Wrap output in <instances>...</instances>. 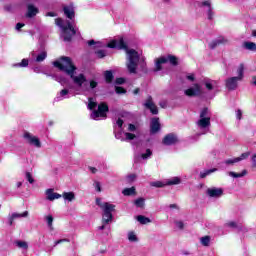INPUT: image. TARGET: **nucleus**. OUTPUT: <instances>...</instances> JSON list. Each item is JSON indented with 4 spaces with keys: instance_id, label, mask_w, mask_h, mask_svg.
I'll return each mask as SVG.
<instances>
[{
    "instance_id": "1",
    "label": "nucleus",
    "mask_w": 256,
    "mask_h": 256,
    "mask_svg": "<svg viewBox=\"0 0 256 256\" xmlns=\"http://www.w3.org/2000/svg\"><path fill=\"white\" fill-rule=\"evenodd\" d=\"M109 49H124L127 54L126 68L131 75H137V73H147V63L145 58H141L139 52L135 49H129L123 37L116 38L107 44Z\"/></svg>"
},
{
    "instance_id": "2",
    "label": "nucleus",
    "mask_w": 256,
    "mask_h": 256,
    "mask_svg": "<svg viewBox=\"0 0 256 256\" xmlns=\"http://www.w3.org/2000/svg\"><path fill=\"white\" fill-rule=\"evenodd\" d=\"M53 65L60 71L66 73V75H69L70 79H72L74 85H77V87H83L84 85L85 91H89V89H95V87L98 85L97 81L95 80H90L89 84L87 85V77H85V74H75L77 67H75L71 61V58L67 56H63L60 60L53 62Z\"/></svg>"
},
{
    "instance_id": "3",
    "label": "nucleus",
    "mask_w": 256,
    "mask_h": 256,
    "mask_svg": "<svg viewBox=\"0 0 256 256\" xmlns=\"http://www.w3.org/2000/svg\"><path fill=\"white\" fill-rule=\"evenodd\" d=\"M64 14L67 17V19H70V21H66V25L63 24V19L56 18L55 23L57 27H60L62 29V37L64 41H71L73 39V36L77 35V29H75V8L70 6H64L63 8Z\"/></svg>"
},
{
    "instance_id": "4",
    "label": "nucleus",
    "mask_w": 256,
    "mask_h": 256,
    "mask_svg": "<svg viewBox=\"0 0 256 256\" xmlns=\"http://www.w3.org/2000/svg\"><path fill=\"white\" fill-rule=\"evenodd\" d=\"M199 129H209L211 127V112L208 108H204L200 112V119L196 122Z\"/></svg>"
},
{
    "instance_id": "5",
    "label": "nucleus",
    "mask_w": 256,
    "mask_h": 256,
    "mask_svg": "<svg viewBox=\"0 0 256 256\" xmlns=\"http://www.w3.org/2000/svg\"><path fill=\"white\" fill-rule=\"evenodd\" d=\"M165 63H169L170 65H178L177 62V57L173 56V55H168V56H162L158 59H156L155 61V69L154 71H161V69H163V65H165Z\"/></svg>"
},
{
    "instance_id": "6",
    "label": "nucleus",
    "mask_w": 256,
    "mask_h": 256,
    "mask_svg": "<svg viewBox=\"0 0 256 256\" xmlns=\"http://www.w3.org/2000/svg\"><path fill=\"white\" fill-rule=\"evenodd\" d=\"M102 223L104 225H109L113 221V212L115 211V205L111 203L105 204L102 208Z\"/></svg>"
},
{
    "instance_id": "7",
    "label": "nucleus",
    "mask_w": 256,
    "mask_h": 256,
    "mask_svg": "<svg viewBox=\"0 0 256 256\" xmlns=\"http://www.w3.org/2000/svg\"><path fill=\"white\" fill-rule=\"evenodd\" d=\"M107 111H109V106L105 103H101L98 105V110H94L90 117L94 119V121H98L99 117H107Z\"/></svg>"
},
{
    "instance_id": "8",
    "label": "nucleus",
    "mask_w": 256,
    "mask_h": 256,
    "mask_svg": "<svg viewBox=\"0 0 256 256\" xmlns=\"http://www.w3.org/2000/svg\"><path fill=\"white\" fill-rule=\"evenodd\" d=\"M23 137L26 143H28L29 145H32L33 147H36L37 149H41V140H39L37 136H34L29 132H25Z\"/></svg>"
},
{
    "instance_id": "9",
    "label": "nucleus",
    "mask_w": 256,
    "mask_h": 256,
    "mask_svg": "<svg viewBox=\"0 0 256 256\" xmlns=\"http://www.w3.org/2000/svg\"><path fill=\"white\" fill-rule=\"evenodd\" d=\"M143 106L145 109H148L152 115H158L159 109L157 108V105H155V102H153V97L148 96V98L145 100Z\"/></svg>"
},
{
    "instance_id": "10",
    "label": "nucleus",
    "mask_w": 256,
    "mask_h": 256,
    "mask_svg": "<svg viewBox=\"0 0 256 256\" xmlns=\"http://www.w3.org/2000/svg\"><path fill=\"white\" fill-rule=\"evenodd\" d=\"M239 81H241L237 76L227 78L225 81L226 88L228 91H235L239 87Z\"/></svg>"
},
{
    "instance_id": "11",
    "label": "nucleus",
    "mask_w": 256,
    "mask_h": 256,
    "mask_svg": "<svg viewBox=\"0 0 256 256\" xmlns=\"http://www.w3.org/2000/svg\"><path fill=\"white\" fill-rule=\"evenodd\" d=\"M202 93H203V90L201 89V85L199 84H194L193 87L185 90V95H187L188 97H197Z\"/></svg>"
},
{
    "instance_id": "12",
    "label": "nucleus",
    "mask_w": 256,
    "mask_h": 256,
    "mask_svg": "<svg viewBox=\"0 0 256 256\" xmlns=\"http://www.w3.org/2000/svg\"><path fill=\"white\" fill-rule=\"evenodd\" d=\"M206 194L208 195V197L219 199V197H223V188H217V187L208 188L206 191Z\"/></svg>"
},
{
    "instance_id": "13",
    "label": "nucleus",
    "mask_w": 256,
    "mask_h": 256,
    "mask_svg": "<svg viewBox=\"0 0 256 256\" xmlns=\"http://www.w3.org/2000/svg\"><path fill=\"white\" fill-rule=\"evenodd\" d=\"M25 217H29V211H24L23 213L14 212L12 214H9L8 215V225L11 227L13 225V221H15V219H21V218H25Z\"/></svg>"
},
{
    "instance_id": "14",
    "label": "nucleus",
    "mask_w": 256,
    "mask_h": 256,
    "mask_svg": "<svg viewBox=\"0 0 256 256\" xmlns=\"http://www.w3.org/2000/svg\"><path fill=\"white\" fill-rule=\"evenodd\" d=\"M178 142H179V138H177V135L173 133L167 134L162 140L163 145H166V146L175 145Z\"/></svg>"
},
{
    "instance_id": "15",
    "label": "nucleus",
    "mask_w": 256,
    "mask_h": 256,
    "mask_svg": "<svg viewBox=\"0 0 256 256\" xmlns=\"http://www.w3.org/2000/svg\"><path fill=\"white\" fill-rule=\"evenodd\" d=\"M161 131V123H159V118H152L150 122V133L155 135Z\"/></svg>"
},
{
    "instance_id": "16",
    "label": "nucleus",
    "mask_w": 256,
    "mask_h": 256,
    "mask_svg": "<svg viewBox=\"0 0 256 256\" xmlns=\"http://www.w3.org/2000/svg\"><path fill=\"white\" fill-rule=\"evenodd\" d=\"M69 97H71V92L65 88L57 94L54 101H63V99H69Z\"/></svg>"
},
{
    "instance_id": "17",
    "label": "nucleus",
    "mask_w": 256,
    "mask_h": 256,
    "mask_svg": "<svg viewBox=\"0 0 256 256\" xmlns=\"http://www.w3.org/2000/svg\"><path fill=\"white\" fill-rule=\"evenodd\" d=\"M200 7L207 8L208 19H213V8L211 7V0H206L200 3Z\"/></svg>"
},
{
    "instance_id": "18",
    "label": "nucleus",
    "mask_w": 256,
    "mask_h": 256,
    "mask_svg": "<svg viewBox=\"0 0 256 256\" xmlns=\"http://www.w3.org/2000/svg\"><path fill=\"white\" fill-rule=\"evenodd\" d=\"M204 87H206L207 91H213L215 87H217V80H211L209 78L204 79L203 81Z\"/></svg>"
},
{
    "instance_id": "19",
    "label": "nucleus",
    "mask_w": 256,
    "mask_h": 256,
    "mask_svg": "<svg viewBox=\"0 0 256 256\" xmlns=\"http://www.w3.org/2000/svg\"><path fill=\"white\" fill-rule=\"evenodd\" d=\"M225 43H229V40H227L225 37H219L218 39L212 41L209 44L210 49H215V47L219 45H225Z\"/></svg>"
},
{
    "instance_id": "20",
    "label": "nucleus",
    "mask_w": 256,
    "mask_h": 256,
    "mask_svg": "<svg viewBox=\"0 0 256 256\" xmlns=\"http://www.w3.org/2000/svg\"><path fill=\"white\" fill-rule=\"evenodd\" d=\"M46 199L48 201H55V199H61V194L53 192V189L46 190Z\"/></svg>"
},
{
    "instance_id": "21",
    "label": "nucleus",
    "mask_w": 256,
    "mask_h": 256,
    "mask_svg": "<svg viewBox=\"0 0 256 256\" xmlns=\"http://www.w3.org/2000/svg\"><path fill=\"white\" fill-rule=\"evenodd\" d=\"M27 9H28V11L26 13V17H28V19L35 17V15H37V13H39V9L32 4H29Z\"/></svg>"
},
{
    "instance_id": "22",
    "label": "nucleus",
    "mask_w": 256,
    "mask_h": 256,
    "mask_svg": "<svg viewBox=\"0 0 256 256\" xmlns=\"http://www.w3.org/2000/svg\"><path fill=\"white\" fill-rule=\"evenodd\" d=\"M242 47L247 51H256V44L254 42H243Z\"/></svg>"
},
{
    "instance_id": "23",
    "label": "nucleus",
    "mask_w": 256,
    "mask_h": 256,
    "mask_svg": "<svg viewBox=\"0 0 256 256\" xmlns=\"http://www.w3.org/2000/svg\"><path fill=\"white\" fill-rule=\"evenodd\" d=\"M237 75L236 76L240 81H243V77H245V65L240 64L237 68Z\"/></svg>"
},
{
    "instance_id": "24",
    "label": "nucleus",
    "mask_w": 256,
    "mask_h": 256,
    "mask_svg": "<svg viewBox=\"0 0 256 256\" xmlns=\"http://www.w3.org/2000/svg\"><path fill=\"white\" fill-rule=\"evenodd\" d=\"M225 227H230L231 229H238L239 231L243 230V226L237 224L235 221H230L225 224Z\"/></svg>"
},
{
    "instance_id": "25",
    "label": "nucleus",
    "mask_w": 256,
    "mask_h": 256,
    "mask_svg": "<svg viewBox=\"0 0 256 256\" xmlns=\"http://www.w3.org/2000/svg\"><path fill=\"white\" fill-rule=\"evenodd\" d=\"M228 175H229V177H233L234 179H239V178L245 177V175H247V170H243L241 173L229 172Z\"/></svg>"
},
{
    "instance_id": "26",
    "label": "nucleus",
    "mask_w": 256,
    "mask_h": 256,
    "mask_svg": "<svg viewBox=\"0 0 256 256\" xmlns=\"http://www.w3.org/2000/svg\"><path fill=\"white\" fill-rule=\"evenodd\" d=\"M65 201H75V193L74 192H64L62 195Z\"/></svg>"
},
{
    "instance_id": "27",
    "label": "nucleus",
    "mask_w": 256,
    "mask_h": 256,
    "mask_svg": "<svg viewBox=\"0 0 256 256\" xmlns=\"http://www.w3.org/2000/svg\"><path fill=\"white\" fill-rule=\"evenodd\" d=\"M47 59V51H42L36 56V63H41Z\"/></svg>"
},
{
    "instance_id": "28",
    "label": "nucleus",
    "mask_w": 256,
    "mask_h": 256,
    "mask_svg": "<svg viewBox=\"0 0 256 256\" xmlns=\"http://www.w3.org/2000/svg\"><path fill=\"white\" fill-rule=\"evenodd\" d=\"M136 220L139 221V223L141 225H147V223H151V219H149V218H147V217H145L143 215H138L136 217Z\"/></svg>"
},
{
    "instance_id": "29",
    "label": "nucleus",
    "mask_w": 256,
    "mask_h": 256,
    "mask_svg": "<svg viewBox=\"0 0 256 256\" xmlns=\"http://www.w3.org/2000/svg\"><path fill=\"white\" fill-rule=\"evenodd\" d=\"M216 171H217V168L204 170L203 172H200V179H205V177L211 175V173H215Z\"/></svg>"
},
{
    "instance_id": "30",
    "label": "nucleus",
    "mask_w": 256,
    "mask_h": 256,
    "mask_svg": "<svg viewBox=\"0 0 256 256\" xmlns=\"http://www.w3.org/2000/svg\"><path fill=\"white\" fill-rule=\"evenodd\" d=\"M181 183V178L173 177L170 180L166 181V185H179Z\"/></svg>"
},
{
    "instance_id": "31",
    "label": "nucleus",
    "mask_w": 256,
    "mask_h": 256,
    "mask_svg": "<svg viewBox=\"0 0 256 256\" xmlns=\"http://www.w3.org/2000/svg\"><path fill=\"white\" fill-rule=\"evenodd\" d=\"M200 243H201L204 247H209V244L211 243V237H209V236H204V237L200 238Z\"/></svg>"
},
{
    "instance_id": "32",
    "label": "nucleus",
    "mask_w": 256,
    "mask_h": 256,
    "mask_svg": "<svg viewBox=\"0 0 256 256\" xmlns=\"http://www.w3.org/2000/svg\"><path fill=\"white\" fill-rule=\"evenodd\" d=\"M123 195H125L126 197H129L130 195H135V187H131V188H125L122 191Z\"/></svg>"
},
{
    "instance_id": "33",
    "label": "nucleus",
    "mask_w": 256,
    "mask_h": 256,
    "mask_svg": "<svg viewBox=\"0 0 256 256\" xmlns=\"http://www.w3.org/2000/svg\"><path fill=\"white\" fill-rule=\"evenodd\" d=\"M15 245L19 247V249H29V244L25 241L18 240L15 242Z\"/></svg>"
},
{
    "instance_id": "34",
    "label": "nucleus",
    "mask_w": 256,
    "mask_h": 256,
    "mask_svg": "<svg viewBox=\"0 0 256 256\" xmlns=\"http://www.w3.org/2000/svg\"><path fill=\"white\" fill-rule=\"evenodd\" d=\"M29 66V60L28 59H22L20 63L13 64L12 67H28Z\"/></svg>"
},
{
    "instance_id": "35",
    "label": "nucleus",
    "mask_w": 256,
    "mask_h": 256,
    "mask_svg": "<svg viewBox=\"0 0 256 256\" xmlns=\"http://www.w3.org/2000/svg\"><path fill=\"white\" fill-rule=\"evenodd\" d=\"M150 185L151 187L161 188V187H165V185H167V182L155 181V182H151Z\"/></svg>"
},
{
    "instance_id": "36",
    "label": "nucleus",
    "mask_w": 256,
    "mask_h": 256,
    "mask_svg": "<svg viewBox=\"0 0 256 256\" xmlns=\"http://www.w3.org/2000/svg\"><path fill=\"white\" fill-rule=\"evenodd\" d=\"M104 77H105L106 83H111V81H113V72L106 71L104 74Z\"/></svg>"
},
{
    "instance_id": "37",
    "label": "nucleus",
    "mask_w": 256,
    "mask_h": 256,
    "mask_svg": "<svg viewBox=\"0 0 256 256\" xmlns=\"http://www.w3.org/2000/svg\"><path fill=\"white\" fill-rule=\"evenodd\" d=\"M134 205H136V207H140V208L145 207V199H143V198L136 199L134 202Z\"/></svg>"
},
{
    "instance_id": "38",
    "label": "nucleus",
    "mask_w": 256,
    "mask_h": 256,
    "mask_svg": "<svg viewBox=\"0 0 256 256\" xmlns=\"http://www.w3.org/2000/svg\"><path fill=\"white\" fill-rule=\"evenodd\" d=\"M45 221L47 222L49 229H53V216L52 215L46 216Z\"/></svg>"
},
{
    "instance_id": "39",
    "label": "nucleus",
    "mask_w": 256,
    "mask_h": 256,
    "mask_svg": "<svg viewBox=\"0 0 256 256\" xmlns=\"http://www.w3.org/2000/svg\"><path fill=\"white\" fill-rule=\"evenodd\" d=\"M95 53H96V57H98V59H103V57H107V51H105V50H98Z\"/></svg>"
},
{
    "instance_id": "40",
    "label": "nucleus",
    "mask_w": 256,
    "mask_h": 256,
    "mask_svg": "<svg viewBox=\"0 0 256 256\" xmlns=\"http://www.w3.org/2000/svg\"><path fill=\"white\" fill-rule=\"evenodd\" d=\"M128 240L131 241L132 243L137 242V235H135V233L133 232L128 233Z\"/></svg>"
},
{
    "instance_id": "41",
    "label": "nucleus",
    "mask_w": 256,
    "mask_h": 256,
    "mask_svg": "<svg viewBox=\"0 0 256 256\" xmlns=\"http://www.w3.org/2000/svg\"><path fill=\"white\" fill-rule=\"evenodd\" d=\"M124 135H125V141H133V139H135V134H133V133H129V132H126V133H124Z\"/></svg>"
},
{
    "instance_id": "42",
    "label": "nucleus",
    "mask_w": 256,
    "mask_h": 256,
    "mask_svg": "<svg viewBox=\"0 0 256 256\" xmlns=\"http://www.w3.org/2000/svg\"><path fill=\"white\" fill-rule=\"evenodd\" d=\"M151 155H153V152L151 151V149H147L146 153L141 154V158L142 159H149V157H151Z\"/></svg>"
},
{
    "instance_id": "43",
    "label": "nucleus",
    "mask_w": 256,
    "mask_h": 256,
    "mask_svg": "<svg viewBox=\"0 0 256 256\" xmlns=\"http://www.w3.org/2000/svg\"><path fill=\"white\" fill-rule=\"evenodd\" d=\"M240 159L234 158V159H227L224 161L225 165H234V163H239Z\"/></svg>"
},
{
    "instance_id": "44",
    "label": "nucleus",
    "mask_w": 256,
    "mask_h": 256,
    "mask_svg": "<svg viewBox=\"0 0 256 256\" xmlns=\"http://www.w3.org/2000/svg\"><path fill=\"white\" fill-rule=\"evenodd\" d=\"M97 107V102L93 101V98H89L88 109L92 110Z\"/></svg>"
},
{
    "instance_id": "45",
    "label": "nucleus",
    "mask_w": 256,
    "mask_h": 256,
    "mask_svg": "<svg viewBox=\"0 0 256 256\" xmlns=\"http://www.w3.org/2000/svg\"><path fill=\"white\" fill-rule=\"evenodd\" d=\"M26 179H27L28 183H30V184L35 183V179H33V175H31L30 172H26Z\"/></svg>"
},
{
    "instance_id": "46",
    "label": "nucleus",
    "mask_w": 256,
    "mask_h": 256,
    "mask_svg": "<svg viewBox=\"0 0 256 256\" xmlns=\"http://www.w3.org/2000/svg\"><path fill=\"white\" fill-rule=\"evenodd\" d=\"M135 179H137V175H135V174H130V175H128V176L126 177V181H127L128 183H133V181H134Z\"/></svg>"
},
{
    "instance_id": "47",
    "label": "nucleus",
    "mask_w": 256,
    "mask_h": 256,
    "mask_svg": "<svg viewBox=\"0 0 256 256\" xmlns=\"http://www.w3.org/2000/svg\"><path fill=\"white\" fill-rule=\"evenodd\" d=\"M108 202H103L101 201V198H97L96 199V205H98V207H100V209H102L103 207H105V205L107 204Z\"/></svg>"
},
{
    "instance_id": "48",
    "label": "nucleus",
    "mask_w": 256,
    "mask_h": 256,
    "mask_svg": "<svg viewBox=\"0 0 256 256\" xmlns=\"http://www.w3.org/2000/svg\"><path fill=\"white\" fill-rule=\"evenodd\" d=\"M115 91L118 95H123V94L127 93V91L123 87H116Z\"/></svg>"
},
{
    "instance_id": "49",
    "label": "nucleus",
    "mask_w": 256,
    "mask_h": 256,
    "mask_svg": "<svg viewBox=\"0 0 256 256\" xmlns=\"http://www.w3.org/2000/svg\"><path fill=\"white\" fill-rule=\"evenodd\" d=\"M115 137L119 139L120 141H125V138L123 137V132H115Z\"/></svg>"
},
{
    "instance_id": "50",
    "label": "nucleus",
    "mask_w": 256,
    "mask_h": 256,
    "mask_svg": "<svg viewBox=\"0 0 256 256\" xmlns=\"http://www.w3.org/2000/svg\"><path fill=\"white\" fill-rule=\"evenodd\" d=\"M55 81H58V83H60V85H65V83H67V80H65L64 78H60L57 76H54Z\"/></svg>"
},
{
    "instance_id": "51",
    "label": "nucleus",
    "mask_w": 256,
    "mask_h": 256,
    "mask_svg": "<svg viewBox=\"0 0 256 256\" xmlns=\"http://www.w3.org/2000/svg\"><path fill=\"white\" fill-rule=\"evenodd\" d=\"M60 243H69V239L64 238V239H60V240L56 241L54 243V247H57V245H60Z\"/></svg>"
},
{
    "instance_id": "52",
    "label": "nucleus",
    "mask_w": 256,
    "mask_h": 256,
    "mask_svg": "<svg viewBox=\"0 0 256 256\" xmlns=\"http://www.w3.org/2000/svg\"><path fill=\"white\" fill-rule=\"evenodd\" d=\"M250 153L249 152H245L242 153L240 157H237L236 159H240L239 161H243V159H247V157H249Z\"/></svg>"
},
{
    "instance_id": "53",
    "label": "nucleus",
    "mask_w": 256,
    "mask_h": 256,
    "mask_svg": "<svg viewBox=\"0 0 256 256\" xmlns=\"http://www.w3.org/2000/svg\"><path fill=\"white\" fill-rule=\"evenodd\" d=\"M241 117H243V111H241V109L236 110V118L238 121H241Z\"/></svg>"
},
{
    "instance_id": "54",
    "label": "nucleus",
    "mask_w": 256,
    "mask_h": 256,
    "mask_svg": "<svg viewBox=\"0 0 256 256\" xmlns=\"http://www.w3.org/2000/svg\"><path fill=\"white\" fill-rule=\"evenodd\" d=\"M159 105L162 109H167V100L160 101Z\"/></svg>"
},
{
    "instance_id": "55",
    "label": "nucleus",
    "mask_w": 256,
    "mask_h": 256,
    "mask_svg": "<svg viewBox=\"0 0 256 256\" xmlns=\"http://www.w3.org/2000/svg\"><path fill=\"white\" fill-rule=\"evenodd\" d=\"M128 131H130V132L137 131V127L134 124H129Z\"/></svg>"
},
{
    "instance_id": "56",
    "label": "nucleus",
    "mask_w": 256,
    "mask_h": 256,
    "mask_svg": "<svg viewBox=\"0 0 256 256\" xmlns=\"http://www.w3.org/2000/svg\"><path fill=\"white\" fill-rule=\"evenodd\" d=\"M94 187H95L96 191L101 192V183L95 182Z\"/></svg>"
},
{
    "instance_id": "57",
    "label": "nucleus",
    "mask_w": 256,
    "mask_h": 256,
    "mask_svg": "<svg viewBox=\"0 0 256 256\" xmlns=\"http://www.w3.org/2000/svg\"><path fill=\"white\" fill-rule=\"evenodd\" d=\"M123 83H125V79H123V78L116 79V85H123Z\"/></svg>"
},
{
    "instance_id": "58",
    "label": "nucleus",
    "mask_w": 256,
    "mask_h": 256,
    "mask_svg": "<svg viewBox=\"0 0 256 256\" xmlns=\"http://www.w3.org/2000/svg\"><path fill=\"white\" fill-rule=\"evenodd\" d=\"M22 27H25V24H23V23H17V24H16V31H21Z\"/></svg>"
},
{
    "instance_id": "59",
    "label": "nucleus",
    "mask_w": 256,
    "mask_h": 256,
    "mask_svg": "<svg viewBox=\"0 0 256 256\" xmlns=\"http://www.w3.org/2000/svg\"><path fill=\"white\" fill-rule=\"evenodd\" d=\"M251 161H252V167H256V154L252 155Z\"/></svg>"
},
{
    "instance_id": "60",
    "label": "nucleus",
    "mask_w": 256,
    "mask_h": 256,
    "mask_svg": "<svg viewBox=\"0 0 256 256\" xmlns=\"http://www.w3.org/2000/svg\"><path fill=\"white\" fill-rule=\"evenodd\" d=\"M123 120L121 118H119L117 121H116V125H118V127L121 129V127H123Z\"/></svg>"
},
{
    "instance_id": "61",
    "label": "nucleus",
    "mask_w": 256,
    "mask_h": 256,
    "mask_svg": "<svg viewBox=\"0 0 256 256\" xmlns=\"http://www.w3.org/2000/svg\"><path fill=\"white\" fill-rule=\"evenodd\" d=\"M176 226L178 227V229H183L184 224L182 221H178V222H176Z\"/></svg>"
},
{
    "instance_id": "62",
    "label": "nucleus",
    "mask_w": 256,
    "mask_h": 256,
    "mask_svg": "<svg viewBox=\"0 0 256 256\" xmlns=\"http://www.w3.org/2000/svg\"><path fill=\"white\" fill-rule=\"evenodd\" d=\"M46 17H57V13H55V12H48V13H46Z\"/></svg>"
},
{
    "instance_id": "63",
    "label": "nucleus",
    "mask_w": 256,
    "mask_h": 256,
    "mask_svg": "<svg viewBox=\"0 0 256 256\" xmlns=\"http://www.w3.org/2000/svg\"><path fill=\"white\" fill-rule=\"evenodd\" d=\"M88 169H89V171L91 172V173H93L94 175H95V173H97V168H95V167H88Z\"/></svg>"
},
{
    "instance_id": "64",
    "label": "nucleus",
    "mask_w": 256,
    "mask_h": 256,
    "mask_svg": "<svg viewBox=\"0 0 256 256\" xmlns=\"http://www.w3.org/2000/svg\"><path fill=\"white\" fill-rule=\"evenodd\" d=\"M187 79H188L189 81H195V76H194L193 74L188 75V76H187Z\"/></svg>"
}]
</instances>
